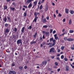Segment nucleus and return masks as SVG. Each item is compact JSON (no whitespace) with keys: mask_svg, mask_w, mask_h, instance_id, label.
<instances>
[{"mask_svg":"<svg viewBox=\"0 0 74 74\" xmlns=\"http://www.w3.org/2000/svg\"><path fill=\"white\" fill-rule=\"evenodd\" d=\"M34 15L35 16V18H34V20L33 21V22H37V20L38 19V17L37 16V12H36L34 13Z\"/></svg>","mask_w":74,"mask_h":74,"instance_id":"f257e3e1","label":"nucleus"},{"mask_svg":"<svg viewBox=\"0 0 74 74\" xmlns=\"http://www.w3.org/2000/svg\"><path fill=\"white\" fill-rule=\"evenodd\" d=\"M49 52L50 53L51 52H52L53 53H56V51L55 50V48H51Z\"/></svg>","mask_w":74,"mask_h":74,"instance_id":"f03ea898","label":"nucleus"},{"mask_svg":"<svg viewBox=\"0 0 74 74\" xmlns=\"http://www.w3.org/2000/svg\"><path fill=\"white\" fill-rule=\"evenodd\" d=\"M47 63V61H43L42 62V64H41V65L42 66H44V64H45V66Z\"/></svg>","mask_w":74,"mask_h":74,"instance_id":"7ed1b4c3","label":"nucleus"},{"mask_svg":"<svg viewBox=\"0 0 74 74\" xmlns=\"http://www.w3.org/2000/svg\"><path fill=\"white\" fill-rule=\"evenodd\" d=\"M42 21L44 23H45L47 22V20H46L45 18L42 19Z\"/></svg>","mask_w":74,"mask_h":74,"instance_id":"20e7f679","label":"nucleus"},{"mask_svg":"<svg viewBox=\"0 0 74 74\" xmlns=\"http://www.w3.org/2000/svg\"><path fill=\"white\" fill-rule=\"evenodd\" d=\"M68 41H74V39L71 38H69L67 39Z\"/></svg>","mask_w":74,"mask_h":74,"instance_id":"39448f33","label":"nucleus"},{"mask_svg":"<svg viewBox=\"0 0 74 74\" xmlns=\"http://www.w3.org/2000/svg\"><path fill=\"white\" fill-rule=\"evenodd\" d=\"M58 36V35L57 34H55L54 36L55 37V40H58V37L57 36Z\"/></svg>","mask_w":74,"mask_h":74,"instance_id":"423d86ee","label":"nucleus"},{"mask_svg":"<svg viewBox=\"0 0 74 74\" xmlns=\"http://www.w3.org/2000/svg\"><path fill=\"white\" fill-rule=\"evenodd\" d=\"M21 43H22V42L21 39H19L17 41V44H21Z\"/></svg>","mask_w":74,"mask_h":74,"instance_id":"0eeeda50","label":"nucleus"},{"mask_svg":"<svg viewBox=\"0 0 74 74\" xmlns=\"http://www.w3.org/2000/svg\"><path fill=\"white\" fill-rule=\"evenodd\" d=\"M3 20L5 22H7V18L6 17H5L3 19Z\"/></svg>","mask_w":74,"mask_h":74,"instance_id":"6e6552de","label":"nucleus"},{"mask_svg":"<svg viewBox=\"0 0 74 74\" xmlns=\"http://www.w3.org/2000/svg\"><path fill=\"white\" fill-rule=\"evenodd\" d=\"M32 7V3H30L28 6V8H30Z\"/></svg>","mask_w":74,"mask_h":74,"instance_id":"1a4fd4ad","label":"nucleus"},{"mask_svg":"<svg viewBox=\"0 0 74 74\" xmlns=\"http://www.w3.org/2000/svg\"><path fill=\"white\" fill-rule=\"evenodd\" d=\"M10 8L11 11H14V10H15V8H13L12 7H10Z\"/></svg>","mask_w":74,"mask_h":74,"instance_id":"9d476101","label":"nucleus"},{"mask_svg":"<svg viewBox=\"0 0 74 74\" xmlns=\"http://www.w3.org/2000/svg\"><path fill=\"white\" fill-rule=\"evenodd\" d=\"M48 5H46L45 9V11L46 12H47L48 11Z\"/></svg>","mask_w":74,"mask_h":74,"instance_id":"9b49d317","label":"nucleus"},{"mask_svg":"<svg viewBox=\"0 0 74 74\" xmlns=\"http://www.w3.org/2000/svg\"><path fill=\"white\" fill-rule=\"evenodd\" d=\"M65 12L66 14H68L69 12V9L65 8Z\"/></svg>","mask_w":74,"mask_h":74,"instance_id":"f8f14e48","label":"nucleus"},{"mask_svg":"<svg viewBox=\"0 0 74 74\" xmlns=\"http://www.w3.org/2000/svg\"><path fill=\"white\" fill-rule=\"evenodd\" d=\"M5 33H9V32H10L9 31V29L8 28H7L5 30Z\"/></svg>","mask_w":74,"mask_h":74,"instance_id":"ddd939ff","label":"nucleus"},{"mask_svg":"<svg viewBox=\"0 0 74 74\" xmlns=\"http://www.w3.org/2000/svg\"><path fill=\"white\" fill-rule=\"evenodd\" d=\"M32 2L31 0H28L26 2V3H27L29 4V3H30Z\"/></svg>","mask_w":74,"mask_h":74,"instance_id":"4468645a","label":"nucleus"},{"mask_svg":"<svg viewBox=\"0 0 74 74\" xmlns=\"http://www.w3.org/2000/svg\"><path fill=\"white\" fill-rule=\"evenodd\" d=\"M25 29V27H23L22 29L21 30V32H22V33H23L24 32V29Z\"/></svg>","mask_w":74,"mask_h":74,"instance_id":"2eb2a0df","label":"nucleus"},{"mask_svg":"<svg viewBox=\"0 0 74 74\" xmlns=\"http://www.w3.org/2000/svg\"><path fill=\"white\" fill-rule=\"evenodd\" d=\"M37 42V41H33L32 42H31L30 44H33L34 43H36Z\"/></svg>","mask_w":74,"mask_h":74,"instance_id":"dca6fc26","label":"nucleus"},{"mask_svg":"<svg viewBox=\"0 0 74 74\" xmlns=\"http://www.w3.org/2000/svg\"><path fill=\"white\" fill-rule=\"evenodd\" d=\"M37 32H36L35 33V35H33L34 38H36V36H37Z\"/></svg>","mask_w":74,"mask_h":74,"instance_id":"f3484780","label":"nucleus"},{"mask_svg":"<svg viewBox=\"0 0 74 74\" xmlns=\"http://www.w3.org/2000/svg\"><path fill=\"white\" fill-rule=\"evenodd\" d=\"M49 32H45V34L46 36H49Z\"/></svg>","mask_w":74,"mask_h":74,"instance_id":"a211bd4d","label":"nucleus"},{"mask_svg":"<svg viewBox=\"0 0 74 74\" xmlns=\"http://www.w3.org/2000/svg\"><path fill=\"white\" fill-rule=\"evenodd\" d=\"M72 22V20H71V19H70L69 22V25H71V24Z\"/></svg>","mask_w":74,"mask_h":74,"instance_id":"6ab92c4d","label":"nucleus"},{"mask_svg":"<svg viewBox=\"0 0 74 74\" xmlns=\"http://www.w3.org/2000/svg\"><path fill=\"white\" fill-rule=\"evenodd\" d=\"M74 31L73 30H70L69 32L70 33H73L74 32Z\"/></svg>","mask_w":74,"mask_h":74,"instance_id":"aec40b11","label":"nucleus"},{"mask_svg":"<svg viewBox=\"0 0 74 74\" xmlns=\"http://www.w3.org/2000/svg\"><path fill=\"white\" fill-rule=\"evenodd\" d=\"M66 71H68L69 70V67L67 66H66Z\"/></svg>","mask_w":74,"mask_h":74,"instance_id":"412c9836","label":"nucleus"},{"mask_svg":"<svg viewBox=\"0 0 74 74\" xmlns=\"http://www.w3.org/2000/svg\"><path fill=\"white\" fill-rule=\"evenodd\" d=\"M70 12L71 14H73L74 13V11L73 10H71L70 11Z\"/></svg>","mask_w":74,"mask_h":74,"instance_id":"4be33fe9","label":"nucleus"},{"mask_svg":"<svg viewBox=\"0 0 74 74\" xmlns=\"http://www.w3.org/2000/svg\"><path fill=\"white\" fill-rule=\"evenodd\" d=\"M42 8H43V7H42V5H41L40 8H39V9L40 10H42Z\"/></svg>","mask_w":74,"mask_h":74,"instance_id":"5701e85b","label":"nucleus"},{"mask_svg":"<svg viewBox=\"0 0 74 74\" xmlns=\"http://www.w3.org/2000/svg\"><path fill=\"white\" fill-rule=\"evenodd\" d=\"M55 44V43H53V44H52L51 45H50L49 46L50 47H53V46H54Z\"/></svg>","mask_w":74,"mask_h":74,"instance_id":"b1692460","label":"nucleus"},{"mask_svg":"<svg viewBox=\"0 0 74 74\" xmlns=\"http://www.w3.org/2000/svg\"><path fill=\"white\" fill-rule=\"evenodd\" d=\"M3 8L4 10H6V9H7V5L3 6Z\"/></svg>","mask_w":74,"mask_h":74,"instance_id":"393cba45","label":"nucleus"},{"mask_svg":"<svg viewBox=\"0 0 74 74\" xmlns=\"http://www.w3.org/2000/svg\"><path fill=\"white\" fill-rule=\"evenodd\" d=\"M67 39V37H65L64 38V41H67V39Z\"/></svg>","mask_w":74,"mask_h":74,"instance_id":"a878e982","label":"nucleus"},{"mask_svg":"<svg viewBox=\"0 0 74 74\" xmlns=\"http://www.w3.org/2000/svg\"><path fill=\"white\" fill-rule=\"evenodd\" d=\"M34 5H35V6L37 5V1H35L34 2Z\"/></svg>","mask_w":74,"mask_h":74,"instance_id":"bb28decb","label":"nucleus"},{"mask_svg":"<svg viewBox=\"0 0 74 74\" xmlns=\"http://www.w3.org/2000/svg\"><path fill=\"white\" fill-rule=\"evenodd\" d=\"M58 35L59 36V37L60 38L61 36H63V34H61L60 35V34H58Z\"/></svg>","mask_w":74,"mask_h":74,"instance_id":"cd10ccee","label":"nucleus"},{"mask_svg":"<svg viewBox=\"0 0 74 74\" xmlns=\"http://www.w3.org/2000/svg\"><path fill=\"white\" fill-rule=\"evenodd\" d=\"M53 40V38H50V41H52Z\"/></svg>","mask_w":74,"mask_h":74,"instance_id":"c85d7f7f","label":"nucleus"},{"mask_svg":"<svg viewBox=\"0 0 74 74\" xmlns=\"http://www.w3.org/2000/svg\"><path fill=\"white\" fill-rule=\"evenodd\" d=\"M12 5H14V7H16V4L15 3V2H13L12 3Z\"/></svg>","mask_w":74,"mask_h":74,"instance_id":"c756f323","label":"nucleus"},{"mask_svg":"<svg viewBox=\"0 0 74 74\" xmlns=\"http://www.w3.org/2000/svg\"><path fill=\"white\" fill-rule=\"evenodd\" d=\"M41 3H42V1H41V0H40L38 3V4H40Z\"/></svg>","mask_w":74,"mask_h":74,"instance_id":"7c9ffc66","label":"nucleus"},{"mask_svg":"<svg viewBox=\"0 0 74 74\" xmlns=\"http://www.w3.org/2000/svg\"><path fill=\"white\" fill-rule=\"evenodd\" d=\"M19 69L21 70H22V69H23V67L22 66H20L19 67Z\"/></svg>","mask_w":74,"mask_h":74,"instance_id":"2f4dec72","label":"nucleus"},{"mask_svg":"<svg viewBox=\"0 0 74 74\" xmlns=\"http://www.w3.org/2000/svg\"><path fill=\"white\" fill-rule=\"evenodd\" d=\"M12 72L13 74H16V72L14 71H12Z\"/></svg>","mask_w":74,"mask_h":74,"instance_id":"473e14b6","label":"nucleus"},{"mask_svg":"<svg viewBox=\"0 0 74 74\" xmlns=\"http://www.w3.org/2000/svg\"><path fill=\"white\" fill-rule=\"evenodd\" d=\"M43 27L44 28H47V27H48V26L47 25H45L43 26Z\"/></svg>","mask_w":74,"mask_h":74,"instance_id":"72a5a7b5","label":"nucleus"},{"mask_svg":"<svg viewBox=\"0 0 74 74\" xmlns=\"http://www.w3.org/2000/svg\"><path fill=\"white\" fill-rule=\"evenodd\" d=\"M64 49V46H62L61 47V49L62 50H63Z\"/></svg>","mask_w":74,"mask_h":74,"instance_id":"f704fd0d","label":"nucleus"},{"mask_svg":"<svg viewBox=\"0 0 74 74\" xmlns=\"http://www.w3.org/2000/svg\"><path fill=\"white\" fill-rule=\"evenodd\" d=\"M14 31L15 32H16V31H17V29H16V28H14Z\"/></svg>","mask_w":74,"mask_h":74,"instance_id":"c9c22d12","label":"nucleus"},{"mask_svg":"<svg viewBox=\"0 0 74 74\" xmlns=\"http://www.w3.org/2000/svg\"><path fill=\"white\" fill-rule=\"evenodd\" d=\"M53 43L54 44H56V40L54 39V40H53Z\"/></svg>","mask_w":74,"mask_h":74,"instance_id":"e433bc0d","label":"nucleus"},{"mask_svg":"<svg viewBox=\"0 0 74 74\" xmlns=\"http://www.w3.org/2000/svg\"><path fill=\"white\" fill-rule=\"evenodd\" d=\"M27 15V12H24V16H26Z\"/></svg>","mask_w":74,"mask_h":74,"instance_id":"4c0bfd02","label":"nucleus"},{"mask_svg":"<svg viewBox=\"0 0 74 74\" xmlns=\"http://www.w3.org/2000/svg\"><path fill=\"white\" fill-rule=\"evenodd\" d=\"M6 51L8 53V52H11V51H9V49H7V50H6Z\"/></svg>","mask_w":74,"mask_h":74,"instance_id":"58836bf2","label":"nucleus"},{"mask_svg":"<svg viewBox=\"0 0 74 74\" xmlns=\"http://www.w3.org/2000/svg\"><path fill=\"white\" fill-rule=\"evenodd\" d=\"M8 26V25L7 23H5V27H7V26Z\"/></svg>","mask_w":74,"mask_h":74,"instance_id":"ea45409f","label":"nucleus"},{"mask_svg":"<svg viewBox=\"0 0 74 74\" xmlns=\"http://www.w3.org/2000/svg\"><path fill=\"white\" fill-rule=\"evenodd\" d=\"M61 58L62 59H63V58H64V56L63 55H62L61 56Z\"/></svg>","mask_w":74,"mask_h":74,"instance_id":"a19ab883","label":"nucleus"},{"mask_svg":"<svg viewBox=\"0 0 74 74\" xmlns=\"http://www.w3.org/2000/svg\"><path fill=\"white\" fill-rule=\"evenodd\" d=\"M55 64L56 66H58V62H55Z\"/></svg>","mask_w":74,"mask_h":74,"instance_id":"79ce46f5","label":"nucleus"},{"mask_svg":"<svg viewBox=\"0 0 74 74\" xmlns=\"http://www.w3.org/2000/svg\"><path fill=\"white\" fill-rule=\"evenodd\" d=\"M64 60L65 61H67L68 60V59L66 58H64Z\"/></svg>","mask_w":74,"mask_h":74,"instance_id":"37998d69","label":"nucleus"},{"mask_svg":"<svg viewBox=\"0 0 74 74\" xmlns=\"http://www.w3.org/2000/svg\"><path fill=\"white\" fill-rule=\"evenodd\" d=\"M23 7H24L25 8H27V6H25V5H23Z\"/></svg>","mask_w":74,"mask_h":74,"instance_id":"c03bdc74","label":"nucleus"},{"mask_svg":"<svg viewBox=\"0 0 74 74\" xmlns=\"http://www.w3.org/2000/svg\"><path fill=\"white\" fill-rule=\"evenodd\" d=\"M53 31V29H51L50 30V33H52V31Z\"/></svg>","mask_w":74,"mask_h":74,"instance_id":"a18cd8bd","label":"nucleus"},{"mask_svg":"<svg viewBox=\"0 0 74 74\" xmlns=\"http://www.w3.org/2000/svg\"><path fill=\"white\" fill-rule=\"evenodd\" d=\"M58 16L59 17L62 16V14H60V13H59Z\"/></svg>","mask_w":74,"mask_h":74,"instance_id":"49530a36","label":"nucleus"},{"mask_svg":"<svg viewBox=\"0 0 74 74\" xmlns=\"http://www.w3.org/2000/svg\"><path fill=\"white\" fill-rule=\"evenodd\" d=\"M24 68L25 69H27V66H25L24 67Z\"/></svg>","mask_w":74,"mask_h":74,"instance_id":"de8ad7c7","label":"nucleus"},{"mask_svg":"<svg viewBox=\"0 0 74 74\" xmlns=\"http://www.w3.org/2000/svg\"><path fill=\"white\" fill-rule=\"evenodd\" d=\"M66 22V18H64L63 19V22Z\"/></svg>","mask_w":74,"mask_h":74,"instance_id":"09e8293b","label":"nucleus"},{"mask_svg":"<svg viewBox=\"0 0 74 74\" xmlns=\"http://www.w3.org/2000/svg\"><path fill=\"white\" fill-rule=\"evenodd\" d=\"M67 34V32H65L63 34L64 35V34Z\"/></svg>","mask_w":74,"mask_h":74,"instance_id":"8fccbe9b","label":"nucleus"},{"mask_svg":"<svg viewBox=\"0 0 74 74\" xmlns=\"http://www.w3.org/2000/svg\"><path fill=\"white\" fill-rule=\"evenodd\" d=\"M56 33V31L54 30L53 32V34H55Z\"/></svg>","mask_w":74,"mask_h":74,"instance_id":"3c124183","label":"nucleus"},{"mask_svg":"<svg viewBox=\"0 0 74 74\" xmlns=\"http://www.w3.org/2000/svg\"><path fill=\"white\" fill-rule=\"evenodd\" d=\"M42 44L43 45H45V42H42Z\"/></svg>","mask_w":74,"mask_h":74,"instance_id":"603ef678","label":"nucleus"},{"mask_svg":"<svg viewBox=\"0 0 74 74\" xmlns=\"http://www.w3.org/2000/svg\"><path fill=\"white\" fill-rule=\"evenodd\" d=\"M7 19L8 20H10V17L7 16Z\"/></svg>","mask_w":74,"mask_h":74,"instance_id":"864d4df0","label":"nucleus"},{"mask_svg":"<svg viewBox=\"0 0 74 74\" xmlns=\"http://www.w3.org/2000/svg\"><path fill=\"white\" fill-rule=\"evenodd\" d=\"M57 71L58 72L60 71V69H58Z\"/></svg>","mask_w":74,"mask_h":74,"instance_id":"5fc2aeb1","label":"nucleus"},{"mask_svg":"<svg viewBox=\"0 0 74 74\" xmlns=\"http://www.w3.org/2000/svg\"><path fill=\"white\" fill-rule=\"evenodd\" d=\"M57 60H60V58L59 57H57L56 58Z\"/></svg>","mask_w":74,"mask_h":74,"instance_id":"6e6d98bb","label":"nucleus"},{"mask_svg":"<svg viewBox=\"0 0 74 74\" xmlns=\"http://www.w3.org/2000/svg\"><path fill=\"white\" fill-rule=\"evenodd\" d=\"M57 51L58 52H60V49H58Z\"/></svg>","mask_w":74,"mask_h":74,"instance_id":"4d7b16f0","label":"nucleus"},{"mask_svg":"<svg viewBox=\"0 0 74 74\" xmlns=\"http://www.w3.org/2000/svg\"><path fill=\"white\" fill-rule=\"evenodd\" d=\"M40 40H42V37H40Z\"/></svg>","mask_w":74,"mask_h":74,"instance_id":"13d9d810","label":"nucleus"},{"mask_svg":"<svg viewBox=\"0 0 74 74\" xmlns=\"http://www.w3.org/2000/svg\"><path fill=\"white\" fill-rule=\"evenodd\" d=\"M56 14H58V10H56Z\"/></svg>","mask_w":74,"mask_h":74,"instance_id":"bf43d9fd","label":"nucleus"},{"mask_svg":"<svg viewBox=\"0 0 74 74\" xmlns=\"http://www.w3.org/2000/svg\"><path fill=\"white\" fill-rule=\"evenodd\" d=\"M51 58H52V59H53L55 58V56H51Z\"/></svg>","mask_w":74,"mask_h":74,"instance_id":"052dcab7","label":"nucleus"},{"mask_svg":"<svg viewBox=\"0 0 74 74\" xmlns=\"http://www.w3.org/2000/svg\"><path fill=\"white\" fill-rule=\"evenodd\" d=\"M32 26H30L29 27V29H32Z\"/></svg>","mask_w":74,"mask_h":74,"instance_id":"680f3d73","label":"nucleus"},{"mask_svg":"<svg viewBox=\"0 0 74 74\" xmlns=\"http://www.w3.org/2000/svg\"><path fill=\"white\" fill-rule=\"evenodd\" d=\"M49 16H47L46 17V19L47 20H48V19H49Z\"/></svg>","mask_w":74,"mask_h":74,"instance_id":"e2e57ef3","label":"nucleus"},{"mask_svg":"<svg viewBox=\"0 0 74 74\" xmlns=\"http://www.w3.org/2000/svg\"><path fill=\"white\" fill-rule=\"evenodd\" d=\"M71 49H72V50H74V47H71Z\"/></svg>","mask_w":74,"mask_h":74,"instance_id":"0e129e2a","label":"nucleus"},{"mask_svg":"<svg viewBox=\"0 0 74 74\" xmlns=\"http://www.w3.org/2000/svg\"><path fill=\"white\" fill-rule=\"evenodd\" d=\"M44 19V15H42V19Z\"/></svg>","mask_w":74,"mask_h":74,"instance_id":"69168bd1","label":"nucleus"},{"mask_svg":"<svg viewBox=\"0 0 74 74\" xmlns=\"http://www.w3.org/2000/svg\"><path fill=\"white\" fill-rule=\"evenodd\" d=\"M11 73H12V71H10V72H9V74H11Z\"/></svg>","mask_w":74,"mask_h":74,"instance_id":"338daca9","label":"nucleus"},{"mask_svg":"<svg viewBox=\"0 0 74 74\" xmlns=\"http://www.w3.org/2000/svg\"><path fill=\"white\" fill-rule=\"evenodd\" d=\"M60 54H57V56H60Z\"/></svg>","mask_w":74,"mask_h":74,"instance_id":"774afa93","label":"nucleus"}]
</instances>
